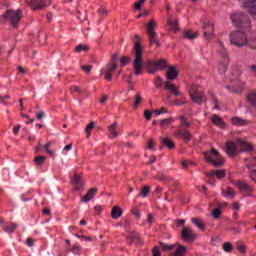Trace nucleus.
<instances>
[{
	"instance_id": "f257e3e1",
	"label": "nucleus",
	"mask_w": 256,
	"mask_h": 256,
	"mask_svg": "<svg viewBox=\"0 0 256 256\" xmlns=\"http://www.w3.org/2000/svg\"><path fill=\"white\" fill-rule=\"evenodd\" d=\"M230 19L236 29H240L241 31H249V29H251V19H249V16L243 12L232 14Z\"/></svg>"
},
{
	"instance_id": "f03ea898",
	"label": "nucleus",
	"mask_w": 256,
	"mask_h": 256,
	"mask_svg": "<svg viewBox=\"0 0 256 256\" xmlns=\"http://www.w3.org/2000/svg\"><path fill=\"white\" fill-rule=\"evenodd\" d=\"M133 51L135 53L133 63L134 74L143 75V46H141V42H135Z\"/></svg>"
},
{
	"instance_id": "7ed1b4c3",
	"label": "nucleus",
	"mask_w": 256,
	"mask_h": 256,
	"mask_svg": "<svg viewBox=\"0 0 256 256\" xmlns=\"http://www.w3.org/2000/svg\"><path fill=\"white\" fill-rule=\"evenodd\" d=\"M205 160L213 167H223L225 165V160L215 148H211L210 151L203 152Z\"/></svg>"
},
{
	"instance_id": "20e7f679",
	"label": "nucleus",
	"mask_w": 256,
	"mask_h": 256,
	"mask_svg": "<svg viewBox=\"0 0 256 256\" xmlns=\"http://www.w3.org/2000/svg\"><path fill=\"white\" fill-rule=\"evenodd\" d=\"M245 31L248 30H238L230 33V43L234 47H247L248 33Z\"/></svg>"
},
{
	"instance_id": "39448f33",
	"label": "nucleus",
	"mask_w": 256,
	"mask_h": 256,
	"mask_svg": "<svg viewBox=\"0 0 256 256\" xmlns=\"http://www.w3.org/2000/svg\"><path fill=\"white\" fill-rule=\"evenodd\" d=\"M2 18L5 19L6 21H9L13 29H17V27H19L21 19H23V12L21 10L9 9L2 15Z\"/></svg>"
},
{
	"instance_id": "423d86ee",
	"label": "nucleus",
	"mask_w": 256,
	"mask_h": 256,
	"mask_svg": "<svg viewBox=\"0 0 256 256\" xmlns=\"http://www.w3.org/2000/svg\"><path fill=\"white\" fill-rule=\"evenodd\" d=\"M117 61H119V54L115 53L111 57V62L102 69L101 75H104V79H106V81L113 80V73H115L117 69Z\"/></svg>"
},
{
	"instance_id": "0eeeda50",
	"label": "nucleus",
	"mask_w": 256,
	"mask_h": 256,
	"mask_svg": "<svg viewBox=\"0 0 256 256\" xmlns=\"http://www.w3.org/2000/svg\"><path fill=\"white\" fill-rule=\"evenodd\" d=\"M157 23L155 20H150L146 26V32L148 35L150 45H156V47H161V42H159V38H157Z\"/></svg>"
},
{
	"instance_id": "6e6552de",
	"label": "nucleus",
	"mask_w": 256,
	"mask_h": 256,
	"mask_svg": "<svg viewBox=\"0 0 256 256\" xmlns=\"http://www.w3.org/2000/svg\"><path fill=\"white\" fill-rule=\"evenodd\" d=\"M189 95L193 103H196V105H203V101H205V93L199 91V86L192 85L189 90Z\"/></svg>"
},
{
	"instance_id": "1a4fd4ad",
	"label": "nucleus",
	"mask_w": 256,
	"mask_h": 256,
	"mask_svg": "<svg viewBox=\"0 0 256 256\" xmlns=\"http://www.w3.org/2000/svg\"><path fill=\"white\" fill-rule=\"evenodd\" d=\"M232 185L239 189L240 193H244V197H251L254 189L247 182L238 180L236 182L232 181Z\"/></svg>"
},
{
	"instance_id": "9d476101",
	"label": "nucleus",
	"mask_w": 256,
	"mask_h": 256,
	"mask_svg": "<svg viewBox=\"0 0 256 256\" xmlns=\"http://www.w3.org/2000/svg\"><path fill=\"white\" fill-rule=\"evenodd\" d=\"M236 145L238 147L239 153H249L250 151L254 150L253 144H251L245 140L237 139Z\"/></svg>"
},
{
	"instance_id": "9b49d317",
	"label": "nucleus",
	"mask_w": 256,
	"mask_h": 256,
	"mask_svg": "<svg viewBox=\"0 0 256 256\" xmlns=\"http://www.w3.org/2000/svg\"><path fill=\"white\" fill-rule=\"evenodd\" d=\"M126 240L128 241L129 245H133V243H135L136 245H143L141 235H139V233L135 231L128 232V234L126 235Z\"/></svg>"
},
{
	"instance_id": "f8f14e48",
	"label": "nucleus",
	"mask_w": 256,
	"mask_h": 256,
	"mask_svg": "<svg viewBox=\"0 0 256 256\" xmlns=\"http://www.w3.org/2000/svg\"><path fill=\"white\" fill-rule=\"evenodd\" d=\"M165 148L169 151H173V149H175V142H173L169 137H160L159 149L162 151Z\"/></svg>"
},
{
	"instance_id": "ddd939ff",
	"label": "nucleus",
	"mask_w": 256,
	"mask_h": 256,
	"mask_svg": "<svg viewBox=\"0 0 256 256\" xmlns=\"http://www.w3.org/2000/svg\"><path fill=\"white\" fill-rule=\"evenodd\" d=\"M225 147L228 157H235V155H239V147H237V144L233 141H227Z\"/></svg>"
},
{
	"instance_id": "4468645a",
	"label": "nucleus",
	"mask_w": 256,
	"mask_h": 256,
	"mask_svg": "<svg viewBox=\"0 0 256 256\" xmlns=\"http://www.w3.org/2000/svg\"><path fill=\"white\" fill-rule=\"evenodd\" d=\"M176 137H179V139H182L184 143H189L191 139H193V134L187 129H179L176 131Z\"/></svg>"
},
{
	"instance_id": "2eb2a0df",
	"label": "nucleus",
	"mask_w": 256,
	"mask_h": 256,
	"mask_svg": "<svg viewBox=\"0 0 256 256\" xmlns=\"http://www.w3.org/2000/svg\"><path fill=\"white\" fill-rule=\"evenodd\" d=\"M227 69H229V56L225 54L222 56V60L218 65V73H220V75H225V73H227Z\"/></svg>"
},
{
	"instance_id": "dca6fc26",
	"label": "nucleus",
	"mask_w": 256,
	"mask_h": 256,
	"mask_svg": "<svg viewBox=\"0 0 256 256\" xmlns=\"http://www.w3.org/2000/svg\"><path fill=\"white\" fill-rule=\"evenodd\" d=\"M164 90L169 91V93H171L175 97H179V95H181L179 88H177V86L171 81H164Z\"/></svg>"
},
{
	"instance_id": "f3484780",
	"label": "nucleus",
	"mask_w": 256,
	"mask_h": 256,
	"mask_svg": "<svg viewBox=\"0 0 256 256\" xmlns=\"http://www.w3.org/2000/svg\"><path fill=\"white\" fill-rule=\"evenodd\" d=\"M243 7L250 15L256 17V0H244Z\"/></svg>"
},
{
	"instance_id": "a211bd4d",
	"label": "nucleus",
	"mask_w": 256,
	"mask_h": 256,
	"mask_svg": "<svg viewBox=\"0 0 256 256\" xmlns=\"http://www.w3.org/2000/svg\"><path fill=\"white\" fill-rule=\"evenodd\" d=\"M33 11H41L45 7V0H25Z\"/></svg>"
},
{
	"instance_id": "6ab92c4d",
	"label": "nucleus",
	"mask_w": 256,
	"mask_h": 256,
	"mask_svg": "<svg viewBox=\"0 0 256 256\" xmlns=\"http://www.w3.org/2000/svg\"><path fill=\"white\" fill-rule=\"evenodd\" d=\"M166 72V79L168 81H175L177 77H179V70H177V66H168Z\"/></svg>"
},
{
	"instance_id": "aec40b11",
	"label": "nucleus",
	"mask_w": 256,
	"mask_h": 256,
	"mask_svg": "<svg viewBox=\"0 0 256 256\" xmlns=\"http://www.w3.org/2000/svg\"><path fill=\"white\" fill-rule=\"evenodd\" d=\"M203 30H204V37L206 39H213L215 35V26L213 24L211 23L204 24Z\"/></svg>"
},
{
	"instance_id": "412c9836",
	"label": "nucleus",
	"mask_w": 256,
	"mask_h": 256,
	"mask_svg": "<svg viewBox=\"0 0 256 256\" xmlns=\"http://www.w3.org/2000/svg\"><path fill=\"white\" fill-rule=\"evenodd\" d=\"M195 233H193V230L189 229L188 227H184L182 230V239L184 241H195L196 239Z\"/></svg>"
},
{
	"instance_id": "4be33fe9",
	"label": "nucleus",
	"mask_w": 256,
	"mask_h": 256,
	"mask_svg": "<svg viewBox=\"0 0 256 256\" xmlns=\"http://www.w3.org/2000/svg\"><path fill=\"white\" fill-rule=\"evenodd\" d=\"M246 47H249V49L256 50V30H253L248 33Z\"/></svg>"
},
{
	"instance_id": "5701e85b",
	"label": "nucleus",
	"mask_w": 256,
	"mask_h": 256,
	"mask_svg": "<svg viewBox=\"0 0 256 256\" xmlns=\"http://www.w3.org/2000/svg\"><path fill=\"white\" fill-rule=\"evenodd\" d=\"M216 175L217 179H225L227 177L226 170H212L206 174V177H214Z\"/></svg>"
},
{
	"instance_id": "b1692460",
	"label": "nucleus",
	"mask_w": 256,
	"mask_h": 256,
	"mask_svg": "<svg viewBox=\"0 0 256 256\" xmlns=\"http://www.w3.org/2000/svg\"><path fill=\"white\" fill-rule=\"evenodd\" d=\"M122 215H123V209H121V206L116 205L112 208V211H111L112 219L114 220L120 219Z\"/></svg>"
},
{
	"instance_id": "393cba45",
	"label": "nucleus",
	"mask_w": 256,
	"mask_h": 256,
	"mask_svg": "<svg viewBox=\"0 0 256 256\" xmlns=\"http://www.w3.org/2000/svg\"><path fill=\"white\" fill-rule=\"evenodd\" d=\"M144 69L147 70V73H149V75H155V60H147L144 64Z\"/></svg>"
},
{
	"instance_id": "a878e982",
	"label": "nucleus",
	"mask_w": 256,
	"mask_h": 256,
	"mask_svg": "<svg viewBox=\"0 0 256 256\" xmlns=\"http://www.w3.org/2000/svg\"><path fill=\"white\" fill-rule=\"evenodd\" d=\"M212 123L216 125V127H220V129H225V121L217 114L212 116Z\"/></svg>"
},
{
	"instance_id": "bb28decb",
	"label": "nucleus",
	"mask_w": 256,
	"mask_h": 256,
	"mask_svg": "<svg viewBox=\"0 0 256 256\" xmlns=\"http://www.w3.org/2000/svg\"><path fill=\"white\" fill-rule=\"evenodd\" d=\"M95 193H97V188H90L87 194L82 197V202L89 203V201L95 197Z\"/></svg>"
},
{
	"instance_id": "cd10ccee",
	"label": "nucleus",
	"mask_w": 256,
	"mask_h": 256,
	"mask_svg": "<svg viewBox=\"0 0 256 256\" xmlns=\"http://www.w3.org/2000/svg\"><path fill=\"white\" fill-rule=\"evenodd\" d=\"M167 67H169L167 65V60L161 59V60L155 61V73L157 71H164V69H167Z\"/></svg>"
},
{
	"instance_id": "c85d7f7f",
	"label": "nucleus",
	"mask_w": 256,
	"mask_h": 256,
	"mask_svg": "<svg viewBox=\"0 0 256 256\" xmlns=\"http://www.w3.org/2000/svg\"><path fill=\"white\" fill-rule=\"evenodd\" d=\"M2 229L5 233H15V229H17V224L8 222L5 225H2Z\"/></svg>"
},
{
	"instance_id": "c756f323",
	"label": "nucleus",
	"mask_w": 256,
	"mask_h": 256,
	"mask_svg": "<svg viewBox=\"0 0 256 256\" xmlns=\"http://www.w3.org/2000/svg\"><path fill=\"white\" fill-rule=\"evenodd\" d=\"M247 101L249 105H251V107H254L256 109V90H253L248 93Z\"/></svg>"
},
{
	"instance_id": "7c9ffc66",
	"label": "nucleus",
	"mask_w": 256,
	"mask_h": 256,
	"mask_svg": "<svg viewBox=\"0 0 256 256\" xmlns=\"http://www.w3.org/2000/svg\"><path fill=\"white\" fill-rule=\"evenodd\" d=\"M167 23L171 29V31H178L179 30V22L177 19H173V17H169Z\"/></svg>"
},
{
	"instance_id": "2f4dec72",
	"label": "nucleus",
	"mask_w": 256,
	"mask_h": 256,
	"mask_svg": "<svg viewBox=\"0 0 256 256\" xmlns=\"http://www.w3.org/2000/svg\"><path fill=\"white\" fill-rule=\"evenodd\" d=\"M249 122L247 120H243L239 117H233L232 118V125H236L238 127H243L245 125H248Z\"/></svg>"
},
{
	"instance_id": "473e14b6",
	"label": "nucleus",
	"mask_w": 256,
	"mask_h": 256,
	"mask_svg": "<svg viewBox=\"0 0 256 256\" xmlns=\"http://www.w3.org/2000/svg\"><path fill=\"white\" fill-rule=\"evenodd\" d=\"M117 122H114L112 125L108 127V131L111 134V139H117L118 133H117Z\"/></svg>"
},
{
	"instance_id": "72a5a7b5",
	"label": "nucleus",
	"mask_w": 256,
	"mask_h": 256,
	"mask_svg": "<svg viewBox=\"0 0 256 256\" xmlns=\"http://www.w3.org/2000/svg\"><path fill=\"white\" fill-rule=\"evenodd\" d=\"M191 222L193 225L198 227L200 231H205V224H203V221H201V218H192Z\"/></svg>"
},
{
	"instance_id": "f704fd0d",
	"label": "nucleus",
	"mask_w": 256,
	"mask_h": 256,
	"mask_svg": "<svg viewBox=\"0 0 256 256\" xmlns=\"http://www.w3.org/2000/svg\"><path fill=\"white\" fill-rule=\"evenodd\" d=\"M173 121H175V118L173 117L162 119L160 121V127H162L163 129H167V127H169V125H171Z\"/></svg>"
},
{
	"instance_id": "c9c22d12",
	"label": "nucleus",
	"mask_w": 256,
	"mask_h": 256,
	"mask_svg": "<svg viewBox=\"0 0 256 256\" xmlns=\"http://www.w3.org/2000/svg\"><path fill=\"white\" fill-rule=\"evenodd\" d=\"M222 195H223V197H231V199H233L235 197L236 193H235V190L233 188L228 186L226 188V191L222 190Z\"/></svg>"
},
{
	"instance_id": "e433bc0d",
	"label": "nucleus",
	"mask_w": 256,
	"mask_h": 256,
	"mask_svg": "<svg viewBox=\"0 0 256 256\" xmlns=\"http://www.w3.org/2000/svg\"><path fill=\"white\" fill-rule=\"evenodd\" d=\"M199 37V32L191 33V30H187L184 32V39H189L190 41H193V39H197Z\"/></svg>"
},
{
	"instance_id": "4c0bfd02",
	"label": "nucleus",
	"mask_w": 256,
	"mask_h": 256,
	"mask_svg": "<svg viewBox=\"0 0 256 256\" xmlns=\"http://www.w3.org/2000/svg\"><path fill=\"white\" fill-rule=\"evenodd\" d=\"M236 249L239 251V253H241V255H245V253H247V246H245V244L241 241L236 243Z\"/></svg>"
},
{
	"instance_id": "58836bf2",
	"label": "nucleus",
	"mask_w": 256,
	"mask_h": 256,
	"mask_svg": "<svg viewBox=\"0 0 256 256\" xmlns=\"http://www.w3.org/2000/svg\"><path fill=\"white\" fill-rule=\"evenodd\" d=\"M93 129H95V122L91 121L85 128V133L87 135V139H89L91 137V131H93Z\"/></svg>"
},
{
	"instance_id": "ea45409f",
	"label": "nucleus",
	"mask_w": 256,
	"mask_h": 256,
	"mask_svg": "<svg viewBox=\"0 0 256 256\" xmlns=\"http://www.w3.org/2000/svg\"><path fill=\"white\" fill-rule=\"evenodd\" d=\"M156 179H158V181H162L163 183H167V181H171V178L165 175L163 172H159L156 175Z\"/></svg>"
},
{
	"instance_id": "a19ab883",
	"label": "nucleus",
	"mask_w": 256,
	"mask_h": 256,
	"mask_svg": "<svg viewBox=\"0 0 256 256\" xmlns=\"http://www.w3.org/2000/svg\"><path fill=\"white\" fill-rule=\"evenodd\" d=\"M159 245L163 251H172V249H175V244L169 245L164 243L163 241H160Z\"/></svg>"
},
{
	"instance_id": "79ce46f5",
	"label": "nucleus",
	"mask_w": 256,
	"mask_h": 256,
	"mask_svg": "<svg viewBox=\"0 0 256 256\" xmlns=\"http://www.w3.org/2000/svg\"><path fill=\"white\" fill-rule=\"evenodd\" d=\"M47 159V157L45 156H36L34 158V163L35 165H37L38 167H41V165H43V163H45V160Z\"/></svg>"
},
{
	"instance_id": "37998d69",
	"label": "nucleus",
	"mask_w": 256,
	"mask_h": 256,
	"mask_svg": "<svg viewBox=\"0 0 256 256\" xmlns=\"http://www.w3.org/2000/svg\"><path fill=\"white\" fill-rule=\"evenodd\" d=\"M222 249H223V251H225V253H231V251H233V243L224 242Z\"/></svg>"
},
{
	"instance_id": "c03bdc74",
	"label": "nucleus",
	"mask_w": 256,
	"mask_h": 256,
	"mask_svg": "<svg viewBox=\"0 0 256 256\" xmlns=\"http://www.w3.org/2000/svg\"><path fill=\"white\" fill-rule=\"evenodd\" d=\"M154 85H155L156 89H159L160 87L165 85V82H163V78H161V76H156V78L154 80Z\"/></svg>"
},
{
	"instance_id": "a18cd8bd",
	"label": "nucleus",
	"mask_w": 256,
	"mask_h": 256,
	"mask_svg": "<svg viewBox=\"0 0 256 256\" xmlns=\"http://www.w3.org/2000/svg\"><path fill=\"white\" fill-rule=\"evenodd\" d=\"M180 120V127H191V122L187 121V118L185 116H179Z\"/></svg>"
},
{
	"instance_id": "49530a36",
	"label": "nucleus",
	"mask_w": 256,
	"mask_h": 256,
	"mask_svg": "<svg viewBox=\"0 0 256 256\" xmlns=\"http://www.w3.org/2000/svg\"><path fill=\"white\" fill-rule=\"evenodd\" d=\"M81 51H89V45L79 44L78 46H76L75 52L81 53Z\"/></svg>"
},
{
	"instance_id": "de8ad7c7",
	"label": "nucleus",
	"mask_w": 256,
	"mask_h": 256,
	"mask_svg": "<svg viewBox=\"0 0 256 256\" xmlns=\"http://www.w3.org/2000/svg\"><path fill=\"white\" fill-rule=\"evenodd\" d=\"M151 191V187L149 186H144L141 189V192L139 194V197H147V195H149V192Z\"/></svg>"
},
{
	"instance_id": "09e8293b",
	"label": "nucleus",
	"mask_w": 256,
	"mask_h": 256,
	"mask_svg": "<svg viewBox=\"0 0 256 256\" xmlns=\"http://www.w3.org/2000/svg\"><path fill=\"white\" fill-rule=\"evenodd\" d=\"M73 185H81V174H74V177L71 180Z\"/></svg>"
},
{
	"instance_id": "8fccbe9b",
	"label": "nucleus",
	"mask_w": 256,
	"mask_h": 256,
	"mask_svg": "<svg viewBox=\"0 0 256 256\" xmlns=\"http://www.w3.org/2000/svg\"><path fill=\"white\" fill-rule=\"evenodd\" d=\"M141 101H143L141 94H136L133 109H137V107H139V105H141Z\"/></svg>"
},
{
	"instance_id": "3c124183",
	"label": "nucleus",
	"mask_w": 256,
	"mask_h": 256,
	"mask_svg": "<svg viewBox=\"0 0 256 256\" xmlns=\"http://www.w3.org/2000/svg\"><path fill=\"white\" fill-rule=\"evenodd\" d=\"M146 149L149 151H155V140L153 138H150L147 142Z\"/></svg>"
},
{
	"instance_id": "603ef678",
	"label": "nucleus",
	"mask_w": 256,
	"mask_h": 256,
	"mask_svg": "<svg viewBox=\"0 0 256 256\" xmlns=\"http://www.w3.org/2000/svg\"><path fill=\"white\" fill-rule=\"evenodd\" d=\"M120 63L121 67H125L126 65H129V63H131V58H129L128 56H123L122 58H120Z\"/></svg>"
},
{
	"instance_id": "864d4df0",
	"label": "nucleus",
	"mask_w": 256,
	"mask_h": 256,
	"mask_svg": "<svg viewBox=\"0 0 256 256\" xmlns=\"http://www.w3.org/2000/svg\"><path fill=\"white\" fill-rule=\"evenodd\" d=\"M212 217L214 219H220L221 218V208H216L212 210Z\"/></svg>"
},
{
	"instance_id": "5fc2aeb1",
	"label": "nucleus",
	"mask_w": 256,
	"mask_h": 256,
	"mask_svg": "<svg viewBox=\"0 0 256 256\" xmlns=\"http://www.w3.org/2000/svg\"><path fill=\"white\" fill-rule=\"evenodd\" d=\"M72 253H74V255H79V253H81V246H79V244H75L72 248H71Z\"/></svg>"
},
{
	"instance_id": "6e6d98bb",
	"label": "nucleus",
	"mask_w": 256,
	"mask_h": 256,
	"mask_svg": "<svg viewBox=\"0 0 256 256\" xmlns=\"http://www.w3.org/2000/svg\"><path fill=\"white\" fill-rule=\"evenodd\" d=\"M152 117H153V112H151L150 110L144 111V118L146 119V121H151Z\"/></svg>"
},
{
	"instance_id": "4d7b16f0",
	"label": "nucleus",
	"mask_w": 256,
	"mask_h": 256,
	"mask_svg": "<svg viewBox=\"0 0 256 256\" xmlns=\"http://www.w3.org/2000/svg\"><path fill=\"white\" fill-rule=\"evenodd\" d=\"M98 14L100 17H107V15H108L107 9L103 8V7L99 8Z\"/></svg>"
},
{
	"instance_id": "13d9d810",
	"label": "nucleus",
	"mask_w": 256,
	"mask_h": 256,
	"mask_svg": "<svg viewBox=\"0 0 256 256\" xmlns=\"http://www.w3.org/2000/svg\"><path fill=\"white\" fill-rule=\"evenodd\" d=\"M82 71H84V73H87V75H89V73H91V69H93L92 65H84L81 67Z\"/></svg>"
},
{
	"instance_id": "bf43d9fd",
	"label": "nucleus",
	"mask_w": 256,
	"mask_h": 256,
	"mask_svg": "<svg viewBox=\"0 0 256 256\" xmlns=\"http://www.w3.org/2000/svg\"><path fill=\"white\" fill-rule=\"evenodd\" d=\"M49 147H51V142H48L47 144H45L43 146V149H45L46 153H48V155H53V150L49 149Z\"/></svg>"
},
{
	"instance_id": "052dcab7",
	"label": "nucleus",
	"mask_w": 256,
	"mask_h": 256,
	"mask_svg": "<svg viewBox=\"0 0 256 256\" xmlns=\"http://www.w3.org/2000/svg\"><path fill=\"white\" fill-rule=\"evenodd\" d=\"M152 255H153V256H161V250H159V247L155 246V247L152 249Z\"/></svg>"
},
{
	"instance_id": "680f3d73",
	"label": "nucleus",
	"mask_w": 256,
	"mask_h": 256,
	"mask_svg": "<svg viewBox=\"0 0 256 256\" xmlns=\"http://www.w3.org/2000/svg\"><path fill=\"white\" fill-rule=\"evenodd\" d=\"M70 93H81V89L79 88V86H71L70 87Z\"/></svg>"
},
{
	"instance_id": "e2e57ef3",
	"label": "nucleus",
	"mask_w": 256,
	"mask_h": 256,
	"mask_svg": "<svg viewBox=\"0 0 256 256\" xmlns=\"http://www.w3.org/2000/svg\"><path fill=\"white\" fill-rule=\"evenodd\" d=\"M43 117H45L44 111L36 112V119H38V121H41V119H43Z\"/></svg>"
},
{
	"instance_id": "0e129e2a",
	"label": "nucleus",
	"mask_w": 256,
	"mask_h": 256,
	"mask_svg": "<svg viewBox=\"0 0 256 256\" xmlns=\"http://www.w3.org/2000/svg\"><path fill=\"white\" fill-rule=\"evenodd\" d=\"M212 99L215 103L214 109H217V110L221 109V107L219 106V100L217 99V97L213 96Z\"/></svg>"
},
{
	"instance_id": "69168bd1",
	"label": "nucleus",
	"mask_w": 256,
	"mask_h": 256,
	"mask_svg": "<svg viewBox=\"0 0 256 256\" xmlns=\"http://www.w3.org/2000/svg\"><path fill=\"white\" fill-rule=\"evenodd\" d=\"M232 208L235 210V211H239L241 209V204L239 202H234L232 204Z\"/></svg>"
},
{
	"instance_id": "338daca9",
	"label": "nucleus",
	"mask_w": 256,
	"mask_h": 256,
	"mask_svg": "<svg viewBox=\"0 0 256 256\" xmlns=\"http://www.w3.org/2000/svg\"><path fill=\"white\" fill-rule=\"evenodd\" d=\"M26 243L28 247H33V245H35V241L33 240V238H27Z\"/></svg>"
},
{
	"instance_id": "774afa93",
	"label": "nucleus",
	"mask_w": 256,
	"mask_h": 256,
	"mask_svg": "<svg viewBox=\"0 0 256 256\" xmlns=\"http://www.w3.org/2000/svg\"><path fill=\"white\" fill-rule=\"evenodd\" d=\"M250 179H251L254 183H256V170H253V172H252L251 175H250Z\"/></svg>"
}]
</instances>
